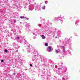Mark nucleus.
<instances>
[{
    "label": "nucleus",
    "instance_id": "obj_1",
    "mask_svg": "<svg viewBox=\"0 0 80 80\" xmlns=\"http://www.w3.org/2000/svg\"><path fill=\"white\" fill-rule=\"evenodd\" d=\"M52 50H53V48L51 46H49L47 49V51L49 52H50L52 51Z\"/></svg>",
    "mask_w": 80,
    "mask_h": 80
},
{
    "label": "nucleus",
    "instance_id": "obj_2",
    "mask_svg": "<svg viewBox=\"0 0 80 80\" xmlns=\"http://www.w3.org/2000/svg\"><path fill=\"white\" fill-rule=\"evenodd\" d=\"M20 18L22 19V18H26V17H24V16H22L20 17Z\"/></svg>",
    "mask_w": 80,
    "mask_h": 80
},
{
    "label": "nucleus",
    "instance_id": "obj_3",
    "mask_svg": "<svg viewBox=\"0 0 80 80\" xmlns=\"http://www.w3.org/2000/svg\"><path fill=\"white\" fill-rule=\"evenodd\" d=\"M41 37L42 38V39H45V36L43 35H42L41 36Z\"/></svg>",
    "mask_w": 80,
    "mask_h": 80
},
{
    "label": "nucleus",
    "instance_id": "obj_4",
    "mask_svg": "<svg viewBox=\"0 0 80 80\" xmlns=\"http://www.w3.org/2000/svg\"><path fill=\"white\" fill-rule=\"evenodd\" d=\"M42 9H43V10H44L45 8V6H44V7H42Z\"/></svg>",
    "mask_w": 80,
    "mask_h": 80
},
{
    "label": "nucleus",
    "instance_id": "obj_5",
    "mask_svg": "<svg viewBox=\"0 0 80 80\" xmlns=\"http://www.w3.org/2000/svg\"><path fill=\"white\" fill-rule=\"evenodd\" d=\"M62 47L63 48V52H65V47H63V46H62Z\"/></svg>",
    "mask_w": 80,
    "mask_h": 80
},
{
    "label": "nucleus",
    "instance_id": "obj_6",
    "mask_svg": "<svg viewBox=\"0 0 80 80\" xmlns=\"http://www.w3.org/2000/svg\"><path fill=\"white\" fill-rule=\"evenodd\" d=\"M45 46H46V47H47V46H48V43H46L45 44Z\"/></svg>",
    "mask_w": 80,
    "mask_h": 80
},
{
    "label": "nucleus",
    "instance_id": "obj_7",
    "mask_svg": "<svg viewBox=\"0 0 80 80\" xmlns=\"http://www.w3.org/2000/svg\"><path fill=\"white\" fill-rule=\"evenodd\" d=\"M4 51L6 53H7V52H8V51L7 49L5 50Z\"/></svg>",
    "mask_w": 80,
    "mask_h": 80
},
{
    "label": "nucleus",
    "instance_id": "obj_8",
    "mask_svg": "<svg viewBox=\"0 0 80 80\" xmlns=\"http://www.w3.org/2000/svg\"><path fill=\"white\" fill-rule=\"evenodd\" d=\"M56 52L57 53H58V51L57 50H56Z\"/></svg>",
    "mask_w": 80,
    "mask_h": 80
},
{
    "label": "nucleus",
    "instance_id": "obj_9",
    "mask_svg": "<svg viewBox=\"0 0 80 80\" xmlns=\"http://www.w3.org/2000/svg\"><path fill=\"white\" fill-rule=\"evenodd\" d=\"M46 4H47V3H48V2H47V1H45V2Z\"/></svg>",
    "mask_w": 80,
    "mask_h": 80
},
{
    "label": "nucleus",
    "instance_id": "obj_10",
    "mask_svg": "<svg viewBox=\"0 0 80 80\" xmlns=\"http://www.w3.org/2000/svg\"><path fill=\"white\" fill-rule=\"evenodd\" d=\"M62 78V80H65V78Z\"/></svg>",
    "mask_w": 80,
    "mask_h": 80
},
{
    "label": "nucleus",
    "instance_id": "obj_11",
    "mask_svg": "<svg viewBox=\"0 0 80 80\" xmlns=\"http://www.w3.org/2000/svg\"><path fill=\"white\" fill-rule=\"evenodd\" d=\"M17 39H19V38H20V37H17Z\"/></svg>",
    "mask_w": 80,
    "mask_h": 80
},
{
    "label": "nucleus",
    "instance_id": "obj_12",
    "mask_svg": "<svg viewBox=\"0 0 80 80\" xmlns=\"http://www.w3.org/2000/svg\"><path fill=\"white\" fill-rule=\"evenodd\" d=\"M1 62H4L3 60H2L1 61Z\"/></svg>",
    "mask_w": 80,
    "mask_h": 80
},
{
    "label": "nucleus",
    "instance_id": "obj_13",
    "mask_svg": "<svg viewBox=\"0 0 80 80\" xmlns=\"http://www.w3.org/2000/svg\"><path fill=\"white\" fill-rule=\"evenodd\" d=\"M14 22H16V20H14Z\"/></svg>",
    "mask_w": 80,
    "mask_h": 80
},
{
    "label": "nucleus",
    "instance_id": "obj_14",
    "mask_svg": "<svg viewBox=\"0 0 80 80\" xmlns=\"http://www.w3.org/2000/svg\"><path fill=\"white\" fill-rule=\"evenodd\" d=\"M13 75H15V73H13Z\"/></svg>",
    "mask_w": 80,
    "mask_h": 80
},
{
    "label": "nucleus",
    "instance_id": "obj_15",
    "mask_svg": "<svg viewBox=\"0 0 80 80\" xmlns=\"http://www.w3.org/2000/svg\"><path fill=\"white\" fill-rule=\"evenodd\" d=\"M30 67H32V64H30Z\"/></svg>",
    "mask_w": 80,
    "mask_h": 80
},
{
    "label": "nucleus",
    "instance_id": "obj_16",
    "mask_svg": "<svg viewBox=\"0 0 80 80\" xmlns=\"http://www.w3.org/2000/svg\"><path fill=\"white\" fill-rule=\"evenodd\" d=\"M27 20H28V18H27Z\"/></svg>",
    "mask_w": 80,
    "mask_h": 80
},
{
    "label": "nucleus",
    "instance_id": "obj_17",
    "mask_svg": "<svg viewBox=\"0 0 80 80\" xmlns=\"http://www.w3.org/2000/svg\"><path fill=\"white\" fill-rule=\"evenodd\" d=\"M57 38V37H56V38Z\"/></svg>",
    "mask_w": 80,
    "mask_h": 80
},
{
    "label": "nucleus",
    "instance_id": "obj_18",
    "mask_svg": "<svg viewBox=\"0 0 80 80\" xmlns=\"http://www.w3.org/2000/svg\"><path fill=\"white\" fill-rule=\"evenodd\" d=\"M75 24H77L76 23H75Z\"/></svg>",
    "mask_w": 80,
    "mask_h": 80
}]
</instances>
